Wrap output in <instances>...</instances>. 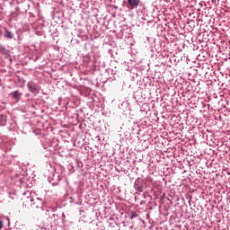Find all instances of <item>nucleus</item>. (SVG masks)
Segmentation results:
<instances>
[{"mask_svg":"<svg viewBox=\"0 0 230 230\" xmlns=\"http://www.w3.org/2000/svg\"><path fill=\"white\" fill-rule=\"evenodd\" d=\"M128 2L131 8H137L140 4V0H128Z\"/></svg>","mask_w":230,"mask_h":230,"instance_id":"3","label":"nucleus"},{"mask_svg":"<svg viewBox=\"0 0 230 230\" xmlns=\"http://www.w3.org/2000/svg\"><path fill=\"white\" fill-rule=\"evenodd\" d=\"M4 227V222H2V219H0V230Z\"/></svg>","mask_w":230,"mask_h":230,"instance_id":"8","label":"nucleus"},{"mask_svg":"<svg viewBox=\"0 0 230 230\" xmlns=\"http://www.w3.org/2000/svg\"><path fill=\"white\" fill-rule=\"evenodd\" d=\"M42 199L39 197H34L33 194H30V197H25L22 205L25 208H40L42 206Z\"/></svg>","mask_w":230,"mask_h":230,"instance_id":"1","label":"nucleus"},{"mask_svg":"<svg viewBox=\"0 0 230 230\" xmlns=\"http://www.w3.org/2000/svg\"><path fill=\"white\" fill-rule=\"evenodd\" d=\"M135 217H138V215H137V213H135L134 210H132L131 213H130V217H131V219H134Z\"/></svg>","mask_w":230,"mask_h":230,"instance_id":"6","label":"nucleus"},{"mask_svg":"<svg viewBox=\"0 0 230 230\" xmlns=\"http://www.w3.org/2000/svg\"><path fill=\"white\" fill-rule=\"evenodd\" d=\"M0 119H1V124H5L6 119H5V118L4 117V115H0Z\"/></svg>","mask_w":230,"mask_h":230,"instance_id":"7","label":"nucleus"},{"mask_svg":"<svg viewBox=\"0 0 230 230\" xmlns=\"http://www.w3.org/2000/svg\"><path fill=\"white\" fill-rule=\"evenodd\" d=\"M27 85L31 93H39V88L36 84H33V81H29Z\"/></svg>","mask_w":230,"mask_h":230,"instance_id":"2","label":"nucleus"},{"mask_svg":"<svg viewBox=\"0 0 230 230\" xmlns=\"http://www.w3.org/2000/svg\"><path fill=\"white\" fill-rule=\"evenodd\" d=\"M22 93H19V90H14V93H13V97L16 99V102H19V100L22 97Z\"/></svg>","mask_w":230,"mask_h":230,"instance_id":"4","label":"nucleus"},{"mask_svg":"<svg viewBox=\"0 0 230 230\" xmlns=\"http://www.w3.org/2000/svg\"><path fill=\"white\" fill-rule=\"evenodd\" d=\"M4 38H13V34H12V31H9L8 29H5Z\"/></svg>","mask_w":230,"mask_h":230,"instance_id":"5","label":"nucleus"}]
</instances>
